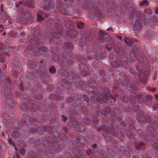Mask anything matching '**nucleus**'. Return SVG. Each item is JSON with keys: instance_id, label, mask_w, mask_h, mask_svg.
Returning <instances> with one entry per match:
<instances>
[{"instance_id": "f257e3e1", "label": "nucleus", "mask_w": 158, "mask_h": 158, "mask_svg": "<svg viewBox=\"0 0 158 158\" xmlns=\"http://www.w3.org/2000/svg\"><path fill=\"white\" fill-rule=\"evenodd\" d=\"M104 92L105 94L103 95L100 94L99 96H97L96 97V100H95V101H97L100 103H101L103 102H106L109 101L112 102L113 101H115L116 100V98L112 95L110 96L111 100H110V98H109L107 94L109 92V91L107 89H106L105 90Z\"/></svg>"}, {"instance_id": "f03ea898", "label": "nucleus", "mask_w": 158, "mask_h": 158, "mask_svg": "<svg viewBox=\"0 0 158 158\" xmlns=\"http://www.w3.org/2000/svg\"><path fill=\"white\" fill-rule=\"evenodd\" d=\"M43 143L45 146L50 147L51 150L53 148L54 149V152L57 153L58 152L59 148H55L54 147V144L56 142V139H55L52 137H46L43 139Z\"/></svg>"}, {"instance_id": "7ed1b4c3", "label": "nucleus", "mask_w": 158, "mask_h": 158, "mask_svg": "<svg viewBox=\"0 0 158 158\" xmlns=\"http://www.w3.org/2000/svg\"><path fill=\"white\" fill-rule=\"evenodd\" d=\"M136 117L137 120L141 123L150 122V116L147 114L145 115L144 113L143 112H137Z\"/></svg>"}, {"instance_id": "20e7f679", "label": "nucleus", "mask_w": 158, "mask_h": 158, "mask_svg": "<svg viewBox=\"0 0 158 158\" xmlns=\"http://www.w3.org/2000/svg\"><path fill=\"white\" fill-rule=\"evenodd\" d=\"M134 146L138 150H143L145 149L146 146L143 141H138L136 142H135Z\"/></svg>"}, {"instance_id": "39448f33", "label": "nucleus", "mask_w": 158, "mask_h": 158, "mask_svg": "<svg viewBox=\"0 0 158 158\" xmlns=\"http://www.w3.org/2000/svg\"><path fill=\"white\" fill-rule=\"evenodd\" d=\"M11 61L16 66L19 67L21 65V60L19 57H12Z\"/></svg>"}, {"instance_id": "423d86ee", "label": "nucleus", "mask_w": 158, "mask_h": 158, "mask_svg": "<svg viewBox=\"0 0 158 158\" xmlns=\"http://www.w3.org/2000/svg\"><path fill=\"white\" fill-rule=\"evenodd\" d=\"M64 48L65 51L69 52H72L73 49V45L70 43H64Z\"/></svg>"}, {"instance_id": "0eeeda50", "label": "nucleus", "mask_w": 158, "mask_h": 158, "mask_svg": "<svg viewBox=\"0 0 158 158\" xmlns=\"http://www.w3.org/2000/svg\"><path fill=\"white\" fill-rule=\"evenodd\" d=\"M35 0H27L25 3L28 7L34 8L35 7Z\"/></svg>"}, {"instance_id": "6e6552de", "label": "nucleus", "mask_w": 158, "mask_h": 158, "mask_svg": "<svg viewBox=\"0 0 158 158\" xmlns=\"http://www.w3.org/2000/svg\"><path fill=\"white\" fill-rule=\"evenodd\" d=\"M99 8L97 6H92L90 9V11L92 12V14H97V17H99L100 18L102 17L101 16H99L100 15V14L99 13H98V12L99 10Z\"/></svg>"}, {"instance_id": "1a4fd4ad", "label": "nucleus", "mask_w": 158, "mask_h": 158, "mask_svg": "<svg viewBox=\"0 0 158 158\" xmlns=\"http://www.w3.org/2000/svg\"><path fill=\"white\" fill-rule=\"evenodd\" d=\"M138 62L141 64H146L148 62V60L145 56H140L138 59Z\"/></svg>"}, {"instance_id": "9d476101", "label": "nucleus", "mask_w": 158, "mask_h": 158, "mask_svg": "<svg viewBox=\"0 0 158 158\" xmlns=\"http://www.w3.org/2000/svg\"><path fill=\"white\" fill-rule=\"evenodd\" d=\"M74 129L77 131L82 132L85 130V128L84 126L78 124L75 127Z\"/></svg>"}, {"instance_id": "9b49d317", "label": "nucleus", "mask_w": 158, "mask_h": 158, "mask_svg": "<svg viewBox=\"0 0 158 158\" xmlns=\"http://www.w3.org/2000/svg\"><path fill=\"white\" fill-rule=\"evenodd\" d=\"M1 51H3L5 54L9 55L12 53V49L9 47H5L3 49H2Z\"/></svg>"}, {"instance_id": "f8f14e48", "label": "nucleus", "mask_w": 158, "mask_h": 158, "mask_svg": "<svg viewBox=\"0 0 158 158\" xmlns=\"http://www.w3.org/2000/svg\"><path fill=\"white\" fill-rule=\"evenodd\" d=\"M105 138L107 142H110V141H111L114 145L116 144L117 142L115 140H113L112 136L109 135H106L105 136Z\"/></svg>"}, {"instance_id": "ddd939ff", "label": "nucleus", "mask_w": 158, "mask_h": 158, "mask_svg": "<svg viewBox=\"0 0 158 158\" xmlns=\"http://www.w3.org/2000/svg\"><path fill=\"white\" fill-rule=\"evenodd\" d=\"M43 130V129L42 128L40 127L39 129H38L37 128H32V127H30L29 128V131H30L32 134H35L39 132V130Z\"/></svg>"}, {"instance_id": "4468645a", "label": "nucleus", "mask_w": 158, "mask_h": 158, "mask_svg": "<svg viewBox=\"0 0 158 158\" xmlns=\"http://www.w3.org/2000/svg\"><path fill=\"white\" fill-rule=\"evenodd\" d=\"M142 24L140 23V21L137 20L136 22L134 25V27L135 29L138 30H140L141 29Z\"/></svg>"}, {"instance_id": "2eb2a0df", "label": "nucleus", "mask_w": 158, "mask_h": 158, "mask_svg": "<svg viewBox=\"0 0 158 158\" xmlns=\"http://www.w3.org/2000/svg\"><path fill=\"white\" fill-rule=\"evenodd\" d=\"M78 121L77 120H72L71 122L69 123L68 124L69 126L70 127H75L77 125H78ZM75 128H74V129Z\"/></svg>"}, {"instance_id": "dca6fc26", "label": "nucleus", "mask_w": 158, "mask_h": 158, "mask_svg": "<svg viewBox=\"0 0 158 158\" xmlns=\"http://www.w3.org/2000/svg\"><path fill=\"white\" fill-rule=\"evenodd\" d=\"M110 110V108L108 107L104 111H102V114L104 116H108L109 115Z\"/></svg>"}, {"instance_id": "f3484780", "label": "nucleus", "mask_w": 158, "mask_h": 158, "mask_svg": "<svg viewBox=\"0 0 158 158\" xmlns=\"http://www.w3.org/2000/svg\"><path fill=\"white\" fill-rule=\"evenodd\" d=\"M154 101V100L151 96H149L147 98V105L148 106H152L153 105V103Z\"/></svg>"}, {"instance_id": "a211bd4d", "label": "nucleus", "mask_w": 158, "mask_h": 158, "mask_svg": "<svg viewBox=\"0 0 158 158\" xmlns=\"http://www.w3.org/2000/svg\"><path fill=\"white\" fill-rule=\"evenodd\" d=\"M123 62L122 60H117V61L116 60V62H113L112 63V64L114 66H120L122 64Z\"/></svg>"}, {"instance_id": "6ab92c4d", "label": "nucleus", "mask_w": 158, "mask_h": 158, "mask_svg": "<svg viewBox=\"0 0 158 158\" xmlns=\"http://www.w3.org/2000/svg\"><path fill=\"white\" fill-rule=\"evenodd\" d=\"M6 56L4 54H0V61L2 63H4L6 59Z\"/></svg>"}, {"instance_id": "aec40b11", "label": "nucleus", "mask_w": 158, "mask_h": 158, "mask_svg": "<svg viewBox=\"0 0 158 158\" xmlns=\"http://www.w3.org/2000/svg\"><path fill=\"white\" fill-rule=\"evenodd\" d=\"M124 41L125 43L130 45H131L132 44V41L130 39L126 38L124 39Z\"/></svg>"}, {"instance_id": "412c9836", "label": "nucleus", "mask_w": 158, "mask_h": 158, "mask_svg": "<svg viewBox=\"0 0 158 158\" xmlns=\"http://www.w3.org/2000/svg\"><path fill=\"white\" fill-rule=\"evenodd\" d=\"M56 68L53 66H52L50 67L49 69V71L50 72L52 73H56Z\"/></svg>"}, {"instance_id": "4be33fe9", "label": "nucleus", "mask_w": 158, "mask_h": 158, "mask_svg": "<svg viewBox=\"0 0 158 158\" xmlns=\"http://www.w3.org/2000/svg\"><path fill=\"white\" fill-rule=\"evenodd\" d=\"M29 121L32 123H33L35 125H38V124L37 123V121L36 119H33L32 118H30L29 119Z\"/></svg>"}, {"instance_id": "5701e85b", "label": "nucleus", "mask_w": 158, "mask_h": 158, "mask_svg": "<svg viewBox=\"0 0 158 158\" xmlns=\"http://www.w3.org/2000/svg\"><path fill=\"white\" fill-rule=\"evenodd\" d=\"M47 48L46 47H42L38 49V51L40 52V53L42 54L43 51L46 52L47 51Z\"/></svg>"}, {"instance_id": "b1692460", "label": "nucleus", "mask_w": 158, "mask_h": 158, "mask_svg": "<svg viewBox=\"0 0 158 158\" xmlns=\"http://www.w3.org/2000/svg\"><path fill=\"white\" fill-rule=\"evenodd\" d=\"M148 3L147 1L146 0H144L142 2H141L140 3V5L141 6H148Z\"/></svg>"}, {"instance_id": "393cba45", "label": "nucleus", "mask_w": 158, "mask_h": 158, "mask_svg": "<svg viewBox=\"0 0 158 158\" xmlns=\"http://www.w3.org/2000/svg\"><path fill=\"white\" fill-rule=\"evenodd\" d=\"M91 147L94 149L93 150V152H92L91 149H89V151L90 152H91L92 153H94L95 152H94V151H95L94 149H95L97 147V144L96 143H94L92 145ZM94 154V155H95Z\"/></svg>"}, {"instance_id": "a878e982", "label": "nucleus", "mask_w": 158, "mask_h": 158, "mask_svg": "<svg viewBox=\"0 0 158 158\" xmlns=\"http://www.w3.org/2000/svg\"><path fill=\"white\" fill-rule=\"evenodd\" d=\"M37 21L38 22L42 21L44 19V18L42 16L39 15H37Z\"/></svg>"}, {"instance_id": "bb28decb", "label": "nucleus", "mask_w": 158, "mask_h": 158, "mask_svg": "<svg viewBox=\"0 0 158 158\" xmlns=\"http://www.w3.org/2000/svg\"><path fill=\"white\" fill-rule=\"evenodd\" d=\"M19 152L22 155H24L26 152V150L24 148H21L19 151Z\"/></svg>"}, {"instance_id": "cd10ccee", "label": "nucleus", "mask_w": 158, "mask_h": 158, "mask_svg": "<svg viewBox=\"0 0 158 158\" xmlns=\"http://www.w3.org/2000/svg\"><path fill=\"white\" fill-rule=\"evenodd\" d=\"M85 139L86 140H85L84 142H82L81 141V140H79V141H80V143L81 142L82 143H84L85 142V143H89L90 142V139L88 137H87L85 138Z\"/></svg>"}, {"instance_id": "c85d7f7f", "label": "nucleus", "mask_w": 158, "mask_h": 158, "mask_svg": "<svg viewBox=\"0 0 158 158\" xmlns=\"http://www.w3.org/2000/svg\"><path fill=\"white\" fill-rule=\"evenodd\" d=\"M81 74L84 76H87L89 74V72L87 70H85L81 72Z\"/></svg>"}, {"instance_id": "c756f323", "label": "nucleus", "mask_w": 158, "mask_h": 158, "mask_svg": "<svg viewBox=\"0 0 158 158\" xmlns=\"http://www.w3.org/2000/svg\"><path fill=\"white\" fill-rule=\"evenodd\" d=\"M60 13L63 15H66V14H68V12L66 9H61Z\"/></svg>"}, {"instance_id": "7c9ffc66", "label": "nucleus", "mask_w": 158, "mask_h": 158, "mask_svg": "<svg viewBox=\"0 0 158 158\" xmlns=\"http://www.w3.org/2000/svg\"><path fill=\"white\" fill-rule=\"evenodd\" d=\"M85 24L81 22H79L78 23V26L79 27L82 28L84 27Z\"/></svg>"}, {"instance_id": "2f4dec72", "label": "nucleus", "mask_w": 158, "mask_h": 158, "mask_svg": "<svg viewBox=\"0 0 158 158\" xmlns=\"http://www.w3.org/2000/svg\"><path fill=\"white\" fill-rule=\"evenodd\" d=\"M99 120V118L98 116H95L94 118V120H92V122L95 123L96 122H98Z\"/></svg>"}, {"instance_id": "473e14b6", "label": "nucleus", "mask_w": 158, "mask_h": 158, "mask_svg": "<svg viewBox=\"0 0 158 158\" xmlns=\"http://www.w3.org/2000/svg\"><path fill=\"white\" fill-rule=\"evenodd\" d=\"M8 141L9 143L12 145H14V140L12 139H8Z\"/></svg>"}, {"instance_id": "72a5a7b5", "label": "nucleus", "mask_w": 158, "mask_h": 158, "mask_svg": "<svg viewBox=\"0 0 158 158\" xmlns=\"http://www.w3.org/2000/svg\"><path fill=\"white\" fill-rule=\"evenodd\" d=\"M37 109L38 110H39L40 111L43 112L45 111V109L44 108H42V107H39L37 108Z\"/></svg>"}, {"instance_id": "f704fd0d", "label": "nucleus", "mask_w": 158, "mask_h": 158, "mask_svg": "<svg viewBox=\"0 0 158 158\" xmlns=\"http://www.w3.org/2000/svg\"><path fill=\"white\" fill-rule=\"evenodd\" d=\"M122 100L125 101V102H127V101H128V97H123L122 98Z\"/></svg>"}, {"instance_id": "c9c22d12", "label": "nucleus", "mask_w": 158, "mask_h": 158, "mask_svg": "<svg viewBox=\"0 0 158 158\" xmlns=\"http://www.w3.org/2000/svg\"><path fill=\"white\" fill-rule=\"evenodd\" d=\"M20 86L22 90H23L25 89V85L24 84L21 83L20 85Z\"/></svg>"}, {"instance_id": "e433bc0d", "label": "nucleus", "mask_w": 158, "mask_h": 158, "mask_svg": "<svg viewBox=\"0 0 158 158\" xmlns=\"http://www.w3.org/2000/svg\"><path fill=\"white\" fill-rule=\"evenodd\" d=\"M62 119L63 121L65 122L67 120V118L65 116L63 115L62 116Z\"/></svg>"}, {"instance_id": "4c0bfd02", "label": "nucleus", "mask_w": 158, "mask_h": 158, "mask_svg": "<svg viewBox=\"0 0 158 158\" xmlns=\"http://www.w3.org/2000/svg\"><path fill=\"white\" fill-rule=\"evenodd\" d=\"M111 134L113 136L116 137L117 135V132H112Z\"/></svg>"}, {"instance_id": "58836bf2", "label": "nucleus", "mask_w": 158, "mask_h": 158, "mask_svg": "<svg viewBox=\"0 0 158 158\" xmlns=\"http://www.w3.org/2000/svg\"><path fill=\"white\" fill-rule=\"evenodd\" d=\"M106 126V125H103L102 126V128L104 130H106V131H107V132H108V128L107 129L105 128Z\"/></svg>"}, {"instance_id": "ea45409f", "label": "nucleus", "mask_w": 158, "mask_h": 158, "mask_svg": "<svg viewBox=\"0 0 158 158\" xmlns=\"http://www.w3.org/2000/svg\"><path fill=\"white\" fill-rule=\"evenodd\" d=\"M23 124L24 125H26L27 126H28V125H29L28 122L26 120L24 121Z\"/></svg>"}, {"instance_id": "a19ab883", "label": "nucleus", "mask_w": 158, "mask_h": 158, "mask_svg": "<svg viewBox=\"0 0 158 158\" xmlns=\"http://www.w3.org/2000/svg\"><path fill=\"white\" fill-rule=\"evenodd\" d=\"M73 158H81V156L80 155H77L75 156Z\"/></svg>"}, {"instance_id": "79ce46f5", "label": "nucleus", "mask_w": 158, "mask_h": 158, "mask_svg": "<svg viewBox=\"0 0 158 158\" xmlns=\"http://www.w3.org/2000/svg\"><path fill=\"white\" fill-rule=\"evenodd\" d=\"M154 146L158 150V143H155Z\"/></svg>"}, {"instance_id": "37998d69", "label": "nucleus", "mask_w": 158, "mask_h": 158, "mask_svg": "<svg viewBox=\"0 0 158 158\" xmlns=\"http://www.w3.org/2000/svg\"><path fill=\"white\" fill-rule=\"evenodd\" d=\"M63 130L65 131V132H67V127H63Z\"/></svg>"}, {"instance_id": "c03bdc74", "label": "nucleus", "mask_w": 158, "mask_h": 158, "mask_svg": "<svg viewBox=\"0 0 158 158\" xmlns=\"http://www.w3.org/2000/svg\"><path fill=\"white\" fill-rule=\"evenodd\" d=\"M31 110H33L34 111H37V109H35L33 107H31Z\"/></svg>"}, {"instance_id": "a18cd8bd", "label": "nucleus", "mask_w": 158, "mask_h": 158, "mask_svg": "<svg viewBox=\"0 0 158 158\" xmlns=\"http://www.w3.org/2000/svg\"><path fill=\"white\" fill-rule=\"evenodd\" d=\"M154 11L156 13L158 14V7L156 8L155 10Z\"/></svg>"}, {"instance_id": "49530a36", "label": "nucleus", "mask_w": 158, "mask_h": 158, "mask_svg": "<svg viewBox=\"0 0 158 158\" xmlns=\"http://www.w3.org/2000/svg\"><path fill=\"white\" fill-rule=\"evenodd\" d=\"M21 4L20 3H19L17 4H16V7H19V6H21Z\"/></svg>"}, {"instance_id": "de8ad7c7", "label": "nucleus", "mask_w": 158, "mask_h": 158, "mask_svg": "<svg viewBox=\"0 0 158 158\" xmlns=\"http://www.w3.org/2000/svg\"><path fill=\"white\" fill-rule=\"evenodd\" d=\"M124 137H125L124 135L123 134H122L121 137V138L120 139H122L121 138H122V139H123L124 138Z\"/></svg>"}, {"instance_id": "09e8293b", "label": "nucleus", "mask_w": 158, "mask_h": 158, "mask_svg": "<svg viewBox=\"0 0 158 158\" xmlns=\"http://www.w3.org/2000/svg\"><path fill=\"white\" fill-rule=\"evenodd\" d=\"M106 47L108 50H110V48L108 47V45H106Z\"/></svg>"}, {"instance_id": "8fccbe9b", "label": "nucleus", "mask_w": 158, "mask_h": 158, "mask_svg": "<svg viewBox=\"0 0 158 158\" xmlns=\"http://www.w3.org/2000/svg\"><path fill=\"white\" fill-rule=\"evenodd\" d=\"M138 96H143V94H140V93H139L138 94Z\"/></svg>"}, {"instance_id": "3c124183", "label": "nucleus", "mask_w": 158, "mask_h": 158, "mask_svg": "<svg viewBox=\"0 0 158 158\" xmlns=\"http://www.w3.org/2000/svg\"><path fill=\"white\" fill-rule=\"evenodd\" d=\"M9 118H10V117H7L6 118V121H7V122L8 123H9V122H8V121L9 120Z\"/></svg>"}, {"instance_id": "603ef678", "label": "nucleus", "mask_w": 158, "mask_h": 158, "mask_svg": "<svg viewBox=\"0 0 158 158\" xmlns=\"http://www.w3.org/2000/svg\"><path fill=\"white\" fill-rule=\"evenodd\" d=\"M118 38L120 40H121V39H122V36H119L118 37Z\"/></svg>"}, {"instance_id": "864d4df0", "label": "nucleus", "mask_w": 158, "mask_h": 158, "mask_svg": "<svg viewBox=\"0 0 158 158\" xmlns=\"http://www.w3.org/2000/svg\"><path fill=\"white\" fill-rule=\"evenodd\" d=\"M135 97L134 96H131L130 98H131L133 99V98H135Z\"/></svg>"}, {"instance_id": "5fc2aeb1", "label": "nucleus", "mask_w": 158, "mask_h": 158, "mask_svg": "<svg viewBox=\"0 0 158 158\" xmlns=\"http://www.w3.org/2000/svg\"><path fill=\"white\" fill-rule=\"evenodd\" d=\"M16 94L17 96H20V94L19 93H17Z\"/></svg>"}, {"instance_id": "6e6d98bb", "label": "nucleus", "mask_w": 158, "mask_h": 158, "mask_svg": "<svg viewBox=\"0 0 158 158\" xmlns=\"http://www.w3.org/2000/svg\"><path fill=\"white\" fill-rule=\"evenodd\" d=\"M16 133L17 134V136L19 135V132H16Z\"/></svg>"}, {"instance_id": "4d7b16f0", "label": "nucleus", "mask_w": 158, "mask_h": 158, "mask_svg": "<svg viewBox=\"0 0 158 158\" xmlns=\"http://www.w3.org/2000/svg\"><path fill=\"white\" fill-rule=\"evenodd\" d=\"M149 140H151V141H153V140L152 139H151V138H149Z\"/></svg>"}, {"instance_id": "13d9d810", "label": "nucleus", "mask_w": 158, "mask_h": 158, "mask_svg": "<svg viewBox=\"0 0 158 158\" xmlns=\"http://www.w3.org/2000/svg\"><path fill=\"white\" fill-rule=\"evenodd\" d=\"M44 116L45 117V118H46L45 120H46L47 118V116Z\"/></svg>"}, {"instance_id": "bf43d9fd", "label": "nucleus", "mask_w": 158, "mask_h": 158, "mask_svg": "<svg viewBox=\"0 0 158 158\" xmlns=\"http://www.w3.org/2000/svg\"><path fill=\"white\" fill-rule=\"evenodd\" d=\"M50 152H51L52 153H54V152H52V150L51 151V150H50Z\"/></svg>"}, {"instance_id": "052dcab7", "label": "nucleus", "mask_w": 158, "mask_h": 158, "mask_svg": "<svg viewBox=\"0 0 158 158\" xmlns=\"http://www.w3.org/2000/svg\"><path fill=\"white\" fill-rule=\"evenodd\" d=\"M2 49H1V46L0 45V51H1V50H2Z\"/></svg>"}, {"instance_id": "680f3d73", "label": "nucleus", "mask_w": 158, "mask_h": 158, "mask_svg": "<svg viewBox=\"0 0 158 158\" xmlns=\"http://www.w3.org/2000/svg\"><path fill=\"white\" fill-rule=\"evenodd\" d=\"M72 63V62H70L69 63V64H70L71 63Z\"/></svg>"}, {"instance_id": "e2e57ef3", "label": "nucleus", "mask_w": 158, "mask_h": 158, "mask_svg": "<svg viewBox=\"0 0 158 158\" xmlns=\"http://www.w3.org/2000/svg\"><path fill=\"white\" fill-rule=\"evenodd\" d=\"M14 134H15V135H16V134H15V131H14Z\"/></svg>"}, {"instance_id": "0e129e2a", "label": "nucleus", "mask_w": 158, "mask_h": 158, "mask_svg": "<svg viewBox=\"0 0 158 158\" xmlns=\"http://www.w3.org/2000/svg\"><path fill=\"white\" fill-rule=\"evenodd\" d=\"M1 26H2V27H3V26L2 25H0Z\"/></svg>"}, {"instance_id": "69168bd1", "label": "nucleus", "mask_w": 158, "mask_h": 158, "mask_svg": "<svg viewBox=\"0 0 158 158\" xmlns=\"http://www.w3.org/2000/svg\"><path fill=\"white\" fill-rule=\"evenodd\" d=\"M34 68V67H32H32H31V68Z\"/></svg>"}, {"instance_id": "338daca9", "label": "nucleus", "mask_w": 158, "mask_h": 158, "mask_svg": "<svg viewBox=\"0 0 158 158\" xmlns=\"http://www.w3.org/2000/svg\"><path fill=\"white\" fill-rule=\"evenodd\" d=\"M57 45H59V43H58V44H57Z\"/></svg>"}, {"instance_id": "774afa93", "label": "nucleus", "mask_w": 158, "mask_h": 158, "mask_svg": "<svg viewBox=\"0 0 158 158\" xmlns=\"http://www.w3.org/2000/svg\"><path fill=\"white\" fill-rule=\"evenodd\" d=\"M43 120V121H44V119H43V120Z\"/></svg>"}]
</instances>
